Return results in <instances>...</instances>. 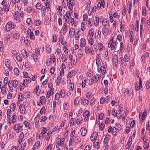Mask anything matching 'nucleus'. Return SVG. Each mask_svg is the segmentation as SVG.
I'll return each mask as SVG.
<instances>
[{
    "label": "nucleus",
    "instance_id": "obj_63",
    "mask_svg": "<svg viewBox=\"0 0 150 150\" xmlns=\"http://www.w3.org/2000/svg\"><path fill=\"white\" fill-rule=\"evenodd\" d=\"M36 8L39 9L40 10L41 9V8H42L41 7V4L40 3H38L36 5Z\"/></svg>",
    "mask_w": 150,
    "mask_h": 150
},
{
    "label": "nucleus",
    "instance_id": "obj_13",
    "mask_svg": "<svg viewBox=\"0 0 150 150\" xmlns=\"http://www.w3.org/2000/svg\"><path fill=\"white\" fill-rule=\"evenodd\" d=\"M19 109L21 112L23 114H25L26 112V109L25 106L23 104H21L19 106Z\"/></svg>",
    "mask_w": 150,
    "mask_h": 150
},
{
    "label": "nucleus",
    "instance_id": "obj_27",
    "mask_svg": "<svg viewBox=\"0 0 150 150\" xmlns=\"http://www.w3.org/2000/svg\"><path fill=\"white\" fill-rule=\"evenodd\" d=\"M100 75L99 74H97L93 76V77L95 79V80H94L95 82H97L100 79Z\"/></svg>",
    "mask_w": 150,
    "mask_h": 150
},
{
    "label": "nucleus",
    "instance_id": "obj_55",
    "mask_svg": "<svg viewBox=\"0 0 150 150\" xmlns=\"http://www.w3.org/2000/svg\"><path fill=\"white\" fill-rule=\"evenodd\" d=\"M8 79L7 77H5L4 78L3 83L4 85H7L8 83Z\"/></svg>",
    "mask_w": 150,
    "mask_h": 150
},
{
    "label": "nucleus",
    "instance_id": "obj_37",
    "mask_svg": "<svg viewBox=\"0 0 150 150\" xmlns=\"http://www.w3.org/2000/svg\"><path fill=\"white\" fill-rule=\"evenodd\" d=\"M34 23L35 26H39L41 24V21L40 20H36L34 21Z\"/></svg>",
    "mask_w": 150,
    "mask_h": 150
},
{
    "label": "nucleus",
    "instance_id": "obj_10",
    "mask_svg": "<svg viewBox=\"0 0 150 150\" xmlns=\"http://www.w3.org/2000/svg\"><path fill=\"white\" fill-rule=\"evenodd\" d=\"M100 2H98L97 5V8L98 9H99L101 6L104 8L105 6V3L104 0H101Z\"/></svg>",
    "mask_w": 150,
    "mask_h": 150
},
{
    "label": "nucleus",
    "instance_id": "obj_57",
    "mask_svg": "<svg viewBox=\"0 0 150 150\" xmlns=\"http://www.w3.org/2000/svg\"><path fill=\"white\" fill-rule=\"evenodd\" d=\"M123 93L125 96H126L128 94H129V95L130 96L129 94V91L128 89L126 88L125 90L123 92Z\"/></svg>",
    "mask_w": 150,
    "mask_h": 150
},
{
    "label": "nucleus",
    "instance_id": "obj_28",
    "mask_svg": "<svg viewBox=\"0 0 150 150\" xmlns=\"http://www.w3.org/2000/svg\"><path fill=\"white\" fill-rule=\"evenodd\" d=\"M106 67H101L100 69V70L99 71V67H98L97 70L98 72H100V70L101 71V73L104 74L105 73V68Z\"/></svg>",
    "mask_w": 150,
    "mask_h": 150
},
{
    "label": "nucleus",
    "instance_id": "obj_34",
    "mask_svg": "<svg viewBox=\"0 0 150 150\" xmlns=\"http://www.w3.org/2000/svg\"><path fill=\"white\" fill-rule=\"evenodd\" d=\"M75 33V31L74 29L71 28L69 32V35L70 37H72L74 36Z\"/></svg>",
    "mask_w": 150,
    "mask_h": 150
},
{
    "label": "nucleus",
    "instance_id": "obj_22",
    "mask_svg": "<svg viewBox=\"0 0 150 150\" xmlns=\"http://www.w3.org/2000/svg\"><path fill=\"white\" fill-rule=\"evenodd\" d=\"M109 23V21L106 19H104L102 21V25L105 27L108 25Z\"/></svg>",
    "mask_w": 150,
    "mask_h": 150
},
{
    "label": "nucleus",
    "instance_id": "obj_38",
    "mask_svg": "<svg viewBox=\"0 0 150 150\" xmlns=\"http://www.w3.org/2000/svg\"><path fill=\"white\" fill-rule=\"evenodd\" d=\"M61 139L60 138H58L57 140V142L55 144L56 147L58 148L60 146V143H61Z\"/></svg>",
    "mask_w": 150,
    "mask_h": 150
},
{
    "label": "nucleus",
    "instance_id": "obj_32",
    "mask_svg": "<svg viewBox=\"0 0 150 150\" xmlns=\"http://www.w3.org/2000/svg\"><path fill=\"white\" fill-rule=\"evenodd\" d=\"M10 108L11 109V111L13 112L16 108V105L14 103H12L10 106Z\"/></svg>",
    "mask_w": 150,
    "mask_h": 150
},
{
    "label": "nucleus",
    "instance_id": "obj_21",
    "mask_svg": "<svg viewBox=\"0 0 150 150\" xmlns=\"http://www.w3.org/2000/svg\"><path fill=\"white\" fill-rule=\"evenodd\" d=\"M87 130L84 127H82L81 129V135L84 136L86 134Z\"/></svg>",
    "mask_w": 150,
    "mask_h": 150
},
{
    "label": "nucleus",
    "instance_id": "obj_26",
    "mask_svg": "<svg viewBox=\"0 0 150 150\" xmlns=\"http://www.w3.org/2000/svg\"><path fill=\"white\" fill-rule=\"evenodd\" d=\"M21 53L22 55L25 58H27L28 57V54L27 53L26 51L24 50L23 49L21 51Z\"/></svg>",
    "mask_w": 150,
    "mask_h": 150
},
{
    "label": "nucleus",
    "instance_id": "obj_49",
    "mask_svg": "<svg viewBox=\"0 0 150 150\" xmlns=\"http://www.w3.org/2000/svg\"><path fill=\"white\" fill-rule=\"evenodd\" d=\"M74 71H70L69 72L67 75V77L69 78H71L74 75Z\"/></svg>",
    "mask_w": 150,
    "mask_h": 150
},
{
    "label": "nucleus",
    "instance_id": "obj_60",
    "mask_svg": "<svg viewBox=\"0 0 150 150\" xmlns=\"http://www.w3.org/2000/svg\"><path fill=\"white\" fill-rule=\"evenodd\" d=\"M61 80V78L60 76H58L57 77L56 83L57 85H59L60 84Z\"/></svg>",
    "mask_w": 150,
    "mask_h": 150
},
{
    "label": "nucleus",
    "instance_id": "obj_59",
    "mask_svg": "<svg viewBox=\"0 0 150 150\" xmlns=\"http://www.w3.org/2000/svg\"><path fill=\"white\" fill-rule=\"evenodd\" d=\"M121 64L122 65H124L125 66L126 65V64L125 63V61L124 59L123 58H121Z\"/></svg>",
    "mask_w": 150,
    "mask_h": 150
},
{
    "label": "nucleus",
    "instance_id": "obj_56",
    "mask_svg": "<svg viewBox=\"0 0 150 150\" xmlns=\"http://www.w3.org/2000/svg\"><path fill=\"white\" fill-rule=\"evenodd\" d=\"M31 81V78L30 77H28V80L27 79H24L23 81V83H26L27 82H30Z\"/></svg>",
    "mask_w": 150,
    "mask_h": 150
},
{
    "label": "nucleus",
    "instance_id": "obj_35",
    "mask_svg": "<svg viewBox=\"0 0 150 150\" xmlns=\"http://www.w3.org/2000/svg\"><path fill=\"white\" fill-rule=\"evenodd\" d=\"M15 15L14 17L15 20H17L18 19L19 17V13L18 11H16L15 12Z\"/></svg>",
    "mask_w": 150,
    "mask_h": 150
},
{
    "label": "nucleus",
    "instance_id": "obj_3",
    "mask_svg": "<svg viewBox=\"0 0 150 150\" xmlns=\"http://www.w3.org/2000/svg\"><path fill=\"white\" fill-rule=\"evenodd\" d=\"M67 5L69 8L72 11L73 8V7L75 5L74 0H69V2H67Z\"/></svg>",
    "mask_w": 150,
    "mask_h": 150
},
{
    "label": "nucleus",
    "instance_id": "obj_42",
    "mask_svg": "<svg viewBox=\"0 0 150 150\" xmlns=\"http://www.w3.org/2000/svg\"><path fill=\"white\" fill-rule=\"evenodd\" d=\"M23 99V96L21 93H20L18 96V100L19 101H22Z\"/></svg>",
    "mask_w": 150,
    "mask_h": 150
},
{
    "label": "nucleus",
    "instance_id": "obj_43",
    "mask_svg": "<svg viewBox=\"0 0 150 150\" xmlns=\"http://www.w3.org/2000/svg\"><path fill=\"white\" fill-rule=\"evenodd\" d=\"M124 59L125 61L126 62H128L130 60V58L129 57V56L127 54H125L124 56Z\"/></svg>",
    "mask_w": 150,
    "mask_h": 150
},
{
    "label": "nucleus",
    "instance_id": "obj_51",
    "mask_svg": "<svg viewBox=\"0 0 150 150\" xmlns=\"http://www.w3.org/2000/svg\"><path fill=\"white\" fill-rule=\"evenodd\" d=\"M18 82L17 80L15 79L13 81V86L15 88H16L18 85Z\"/></svg>",
    "mask_w": 150,
    "mask_h": 150
},
{
    "label": "nucleus",
    "instance_id": "obj_64",
    "mask_svg": "<svg viewBox=\"0 0 150 150\" xmlns=\"http://www.w3.org/2000/svg\"><path fill=\"white\" fill-rule=\"evenodd\" d=\"M62 61V62H64L67 59L65 55L64 54H62L61 57Z\"/></svg>",
    "mask_w": 150,
    "mask_h": 150
},
{
    "label": "nucleus",
    "instance_id": "obj_45",
    "mask_svg": "<svg viewBox=\"0 0 150 150\" xmlns=\"http://www.w3.org/2000/svg\"><path fill=\"white\" fill-rule=\"evenodd\" d=\"M47 117L45 116H42L41 117L40 119V121L41 122H43L44 121H45L47 119Z\"/></svg>",
    "mask_w": 150,
    "mask_h": 150
},
{
    "label": "nucleus",
    "instance_id": "obj_4",
    "mask_svg": "<svg viewBox=\"0 0 150 150\" xmlns=\"http://www.w3.org/2000/svg\"><path fill=\"white\" fill-rule=\"evenodd\" d=\"M142 83L141 80L140 78L139 84L138 85L137 83L135 84V89L136 91H138L139 90H142V89L143 87Z\"/></svg>",
    "mask_w": 150,
    "mask_h": 150
},
{
    "label": "nucleus",
    "instance_id": "obj_52",
    "mask_svg": "<svg viewBox=\"0 0 150 150\" xmlns=\"http://www.w3.org/2000/svg\"><path fill=\"white\" fill-rule=\"evenodd\" d=\"M41 13L42 14L43 16H44L45 15V12L46 11L45 7V6H42L41 8Z\"/></svg>",
    "mask_w": 150,
    "mask_h": 150
},
{
    "label": "nucleus",
    "instance_id": "obj_9",
    "mask_svg": "<svg viewBox=\"0 0 150 150\" xmlns=\"http://www.w3.org/2000/svg\"><path fill=\"white\" fill-rule=\"evenodd\" d=\"M118 57L116 54H115L112 59V62L113 64L115 66L118 64Z\"/></svg>",
    "mask_w": 150,
    "mask_h": 150
},
{
    "label": "nucleus",
    "instance_id": "obj_31",
    "mask_svg": "<svg viewBox=\"0 0 150 150\" xmlns=\"http://www.w3.org/2000/svg\"><path fill=\"white\" fill-rule=\"evenodd\" d=\"M81 139L80 137L79 136H77L75 137L74 140V142L76 143H79L81 142Z\"/></svg>",
    "mask_w": 150,
    "mask_h": 150
},
{
    "label": "nucleus",
    "instance_id": "obj_20",
    "mask_svg": "<svg viewBox=\"0 0 150 150\" xmlns=\"http://www.w3.org/2000/svg\"><path fill=\"white\" fill-rule=\"evenodd\" d=\"M86 41L84 38H82L80 40V47H85L86 44Z\"/></svg>",
    "mask_w": 150,
    "mask_h": 150
},
{
    "label": "nucleus",
    "instance_id": "obj_41",
    "mask_svg": "<svg viewBox=\"0 0 150 150\" xmlns=\"http://www.w3.org/2000/svg\"><path fill=\"white\" fill-rule=\"evenodd\" d=\"M14 74L16 76H18L19 74V70L17 68H15L14 69Z\"/></svg>",
    "mask_w": 150,
    "mask_h": 150
},
{
    "label": "nucleus",
    "instance_id": "obj_54",
    "mask_svg": "<svg viewBox=\"0 0 150 150\" xmlns=\"http://www.w3.org/2000/svg\"><path fill=\"white\" fill-rule=\"evenodd\" d=\"M45 100L46 98L44 96H42L40 98V100L41 103H44L45 101Z\"/></svg>",
    "mask_w": 150,
    "mask_h": 150
},
{
    "label": "nucleus",
    "instance_id": "obj_19",
    "mask_svg": "<svg viewBox=\"0 0 150 150\" xmlns=\"http://www.w3.org/2000/svg\"><path fill=\"white\" fill-rule=\"evenodd\" d=\"M24 134L23 132H21L18 138V143L19 144H21L24 139Z\"/></svg>",
    "mask_w": 150,
    "mask_h": 150
},
{
    "label": "nucleus",
    "instance_id": "obj_25",
    "mask_svg": "<svg viewBox=\"0 0 150 150\" xmlns=\"http://www.w3.org/2000/svg\"><path fill=\"white\" fill-rule=\"evenodd\" d=\"M117 129L115 127H113L112 129L111 133L112 135L114 136H116L117 134Z\"/></svg>",
    "mask_w": 150,
    "mask_h": 150
},
{
    "label": "nucleus",
    "instance_id": "obj_47",
    "mask_svg": "<svg viewBox=\"0 0 150 150\" xmlns=\"http://www.w3.org/2000/svg\"><path fill=\"white\" fill-rule=\"evenodd\" d=\"M142 14L144 16H146V8L145 7L143 6L142 8Z\"/></svg>",
    "mask_w": 150,
    "mask_h": 150
},
{
    "label": "nucleus",
    "instance_id": "obj_36",
    "mask_svg": "<svg viewBox=\"0 0 150 150\" xmlns=\"http://www.w3.org/2000/svg\"><path fill=\"white\" fill-rule=\"evenodd\" d=\"M25 84L23 83H21L20 85V89L21 91H22L25 86Z\"/></svg>",
    "mask_w": 150,
    "mask_h": 150
},
{
    "label": "nucleus",
    "instance_id": "obj_2",
    "mask_svg": "<svg viewBox=\"0 0 150 150\" xmlns=\"http://www.w3.org/2000/svg\"><path fill=\"white\" fill-rule=\"evenodd\" d=\"M23 126H20L19 123L17 124L14 126L13 129L17 131V133L20 132L22 131V128Z\"/></svg>",
    "mask_w": 150,
    "mask_h": 150
},
{
    "label": "nucleus",
    "instance_id": "obj_53",
    "mask_svg": "<svg viewBox=\"0 0 150 150\" xmlns=\"http://www.w3.org/2000/svg\"><path fill=\"white\" fill-rule=\"evenodd\" d=\"M59 40L60 41L61 44L62 45H64V46H67V43L66 42H64L62 38H60L59 39Z\"/></svg>",
    "mask_w": 150,
    "mask_h": 150
},
{
    "label": "nucleus",
    "instance_id": "obj_1",
    "mask_svg": "<svg viewBox=\"0 0 150 150\" xmlns=\"http://www.w3.org/2000/svg\"><path fill=\"white\" fill-rule=\"evenodd\" d=\"M15 26L14 24L12 21L8 22L5 25L4 27V29L5 31L6 32H9L11 29H14Z\"/></svg>",
    "mask_w": 150,
    "mask_h": 150
},
{
    "label": "nucleus",
    "instance_id": "obj_12",
    "mask_svg": "<svg viewBox=\"0 0 150 150\" xmlns=\"http://www.w3.org/2000/svg\"><path fill=\"white\" fill-rule=\"evenodd\" d=\"M5 65L7 68H8L9 70H11L12 69V67L10 66V62L8 59H6L5 61Z\"/></svg>",
    "mask_w": 150,
    "mask_h": 150
},
{
    "label": "nucleus",
    "instance_id": "obj_11",
    "mask_svg": "<svg viewBox=\"0 0 150 150\" xmlns=\"http://www.w3.org/2000/svg\"><path fill=\"white\" fill-rule=\"evenodd\" d=\"M116 45V42H114L113 43H109L108 45V47H111V50L112 51H114L115 50V47Z\"/></svg>",
    "mask_w": 150,
    "mask_h": 150
},
{
    "label": "nucleus",
    "instance_id": "obj_46",
    "mask_svg": "<svg viewBox=\"0 0 150 150\" xmlns=\"http://www.w3.org/2000/svg\"><path fill=\"white\" fill-rule=\"evenodd\" d=\"M16 59L18 62H21L22 60V58L21 56H17L16 57Z\"/></svg>",
    "mask_w": 150,
    "mask_h": 150
},
{
    "label": "nucleus",
    "instance_id": "obj_30",
    "mask_svg": "<svg viewBox=\"0 0 150 150\" xmlns=\"http://www.w3.org/2000/svg\"><path fill=\"white\" fill-rule=\"evenodd\" d=\"M25 125V127L28 129H30L31 128V126L30 124L27 121H24Z\"/></svg>",
    "mask_w": 150,
    "mask_h": 150
},
{
    "label": "nucleus",
    "instance_id": "obj_62",
    "mask_svg": "<svg viewBox=\"0 0 150 150\" xmlns=\"http://www.w3.org/2000/svg\"><path fill=\"white\" fill-rule=\"evenodd\" d=\"M63 108L65 110H67L69 108L68 105L67 103H65L64 104Z\"/></svg>",
    "mask_w": 150,
    "mask_h": 150
},
{
    "label": "nucleus",
    "instance_id": "obj_58",
    "mask_svg": "<svg viewBox=\"0 0 150 150\" xmlns=\"http://www.w3.org/2000/svg\"><path fill=\"white\" fill-rule=\"evenodd\" d=\"M11 53L13 54V57H16L17 56V52L15 50H13L12 51Z\"/></svg>",
    "mask_w": 150,
    "mask_h": 150
},
{
    "label": "nucleus",
    "instance_id": "obj_40",
    "mask_svg": "<svg viewBox=\"0 0 150 150\" xmlns=\"http://www.w3.org/2000/svg\"><path fill=\"white\" fill-rule=\"evenodd\" d=\"M98 47L99 50L102 51L103 50V45L101 43H99L98 44Z\"/></svg>",
    "mask_w": 150,
    "mask_h": 150
},
{
    "label": "nucleus",
    "instance_id": "obj_17",
    "mask_svg": "<svg viewBox=\"0 0 150 150\" xmlns=\"http://www.w3.org/2000/svg\"><path fill=\"white\" fill-rule=\"evenodd\" d=\"M85 52L87 54H91V52L93 51V49L92 48H89L88 47L86 46L85 48Z\"/></svg>",
    "mask_w": 150,
    "mask_h": 150
},
{
    "label": "nucleus",
    "instance_id": "obj_24",
    "mask_svg": "<svg viewBox=\"0 0 150 150\" xmlns=\"http://www.w3.org/2000/svg\"><path fill=\"white\" fill-rule=\"evenodd\" d=\"M81 103L82 105L86 106L88 104L89 101L86 99H82L81 100Z\"/></svg>",
    "mask_w": 150,
    "mask_h": 150
},
{
    "label": "nucleus",
    "instance_id": "obj_29",
    "mask_svg": "<svg viewBox=\"0 0 150 150\" xmlns=\"http://www.w3.org/2000/svg\"><path fill=\"white\" fill-rule=\"evenodd\" d=\"M99 142L98 140L96 141L93 143V146L96 149H98L99 148Z\"/></svg>",
    "mask_w": 150,
    "mask_h": 150
},
{
    "label": "nucleus",
    "instance_id": "obj_44",
    "mask_svg": "<svg viewBox=\"0 0 150 150\" xmlns=\"http://www.w3.org/2000/svg\"><path fill=\"white\" fill-rule=\"evenodd\" d=\"M75 62V60H74L72 62H71L69 64L68 66V68L69 69H71L74 65V62Z\"/></svg>",
    "mask_w": 150,
    "mask_h": 150
},
{
    "label": "nucleus",
    "instance_id": "obj_39",
    "mask_svg": "<svg viewBox=\"0 0 150 150\" xmlns=\"http://www.w3.org/2000/svg\"><path fill=\"white\" fill-rule=\"evenodd\" d=\"M74 87V84L73 83H70L69 85V89L70 91H72Z\"/></svg>",
    "mask_w": 150,
    "mask_h": 150
},
{
    "label": "nucleus",
    "instance_id": "obj_16",
    "mask_svg": "<svg viewBox=\"0 0 150 150\" xmlns=\"http://www.w3.org/2000/svg\"><path fill=\"white\" fill-rule=\"evenodd\" d=\"M86 81L90 85L92 84L95 83L93 78L91 77H87Z\"/></svg>",
    "mask_w": 150,
    "mask_h": 150
},
{
    "label": "nucleus",
    "instance_id": "obj_14",
    "mask_svg": "<svg viewBox=\"0 0 150 150\" xmlns=\"http://www.w3.org/2000/svg\"><path fill=\"white\" fill-rule=\"evenodd\" d=\"M96 6H94L92 8L91 7L88 10V14L90 16L91 15L92 13H94L96 11Z\"/></svg>",
    "mask_w": 150,
    "mask_h": 150
},
{
    "label": "nucleus",
    "instance_id": "obj_8",
    "mask_svg": "<svg viewBox=\"0 0 150 150\" xmlns=\"http://www.w3.org/2000/svg\"><path fill=\"white\" fill-rule=\"evenodd\" d=\"M83 116L84 117V120L85 121H88L90 116L89 111L87 110H85L83 113Z\"/></svg>",
    "mask_w": 150,
    "mask_h": 150
},
{
    "label": "nucleus",
    "instance_id": "obj_61",
    "mask_svg": "<svg viewBox=\"0 0 150 150\" xmlns=\"http://www.w3.org/2000/svg\"><path fill=\"white\" fill-rule=\"evenodd\" d=\"M19 34L18 33L14 34L13 35V38L15 40H16L19 38Z\"/></svg>",
    "mask_w": 150,
    "mask_h": 150
},
{
    "label": "nucleus",
    "instance_id": "obj_7",
    "mask_svg": "<svg viewBox=\"0 0 150 150\" xmlns=\"http://www.w3.org/2000/svg\"><path fill=\"white\" fill-rule=\"evenodd\" d=\"M121 108H122L121 107L119 106V110L117 111V117L118 119H120L121 118L122 115Z\"/></svg>",
    "mask_w": 150,
    "mask_h": 150
},
{
    "label": "nucleus",
    "instance_id": "obj_50",
    "mask_svg": "<svg viewBox=\"0 0 150 150\" xmlns=\"http://www.w3.org/2000/svg\"><path fill=\"white\" fill-rule=\"evenodd\" d=\"M119 0H115V1H114V5L115 6V7H118V6L119 4Z\"/></svg>",
    "mask_w": 150,
    "mask_h": 150
},
{
    "label": "nucleus",
    "instance_id": "obj_33",
    "mask_svg": "<svg viewBox=\"0 0 150 150\" xmlns=\"http://www.w3.org/2000/svg\"><path fill=\"white\" fill-rule=\"evenodd\" d=\"M94 35V31L93 29H90L89 31L88 36L90 38L93 37Z\"/></svg>",
    "mask_w": 150,
    "mask_h": 150
},
{
    "label": "nucleus",
    "instance_id": "obj_6",
    "mask_svg": "<svg viewBox=\"0 0 150 150\" xmlns=\"http://www.w3.org/2000/svg\"><path fill=\"white\" fill-rule=\"evenodd\" d=\"M101 58L100 54H97L96 59V65L98 67H99L101 65V62L100 61Z\"/></svg>",
    "mask_w": 150,
    "mask_h": 150
},
{
    "label": "nucleus",
    "instance_id": "obj_15",
    "mask_svg": "<svg viewBox=\"0 0 150 150\" xmlns=\"http://www.w3.org/2000/svg\"><path fill=\"white\" fill-rule=\"evenodd\" d=\"M98 136V133L95 132H93L91 134L90 137V139L91 141L95 140Z\"/></svg>",
    "mask_w": 150,
    "mask_h": 150
},
{
    "label": "nucleus",
    "instance_id": "obj_48",
    "mask_svg": "<svg viewBox=\"0 0 150 150\" xmlns=\"http://www.w3.org/2000/svg\"><path fill=\"white\" fill-rule=\"evenodd\" d=\"M65 92L64 90H62L60 92V95L62 98H64L65 96Z\"/></svg>",
    "mask_w": 150,
    "mask_h": 150
},
{
    "label": "nucleus",
    "instance_id": "obj_18",
    "mask_svg": "<svg viewBox=\"0 0 150 150\" xmlns=\"http://www.w3.org/2000/svg\"><path fill=\"white\" fill-rule=\"evenodd\" d=\"M102 31L103 34L104 36L107 35L108 34V29L106 27H104L103 28Z\"/></svg>",
    "mask_w": 150,
    "mask_h": 150
},
{
    "label": "nucleus",
    "instance_id": "obj_23",
    "mask_svg": "<svg viewBox=\"0 0 150 150\" xmlns=\"http://www.w3.org/2000/svg\"><path fill=\"white\" fill-rule=\"evenodd\" d=\"M99 18L98 15L96 16L95 18L94 25L97 27L99 23Z\"/></svg>",
    "mask_w": 150,
    "mask_h": 150
},
{
    "label": "nucleus",
    "instance_id": "obj_5",
    "mask_svg": "<svg viewBox=\"0 0 150 150\" xmlns=\"http://www.w3.org/2000/svg\"><path fill=\"white\" fill-rule=\"evenodd\" d=\"M27 35L28 36H29L31 40H34L35 38V36L33 32L31 31L30 28H28L27 32Z\"/></svg>",
    "mask_w": 150,
    "mask_h": 150
}]
</instances>
